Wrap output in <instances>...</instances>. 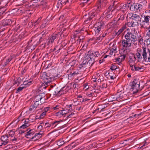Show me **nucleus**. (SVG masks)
I'll return each mask as SVG.
<instances>
[{
  "label": "nucleus",
  "instance_id": "f8f14e48",
  "mask_svg": "<svg viewBox=\"0 0 150 150\" xmlns=\"http://www.w3.org/2000/svg\"><path fill=\"white\" fill-rule=\"evenodd\" d=\"M12 22V21L11 19H5L1 21L0 24L3 26H7L11 25Z\"/></svg>",
  "mask_w": 150,
  "mask_h": 150
},
{
  "label": "nucleus",
  "instance_id": "0e129e2a",
  "mask_svg": "<svg viewBox=\"0 0 150 150\" xmlns=\"http://www.w3.org/2000/svg\"><path fill=\"white\" fill-rule=\"evenodd\" d=\"M148 31L147 32L146 35L150 37V25L148 28H147Z\"/></svg>",
  "mask_w": 150,
  "mask_h": 150
},
{
  "label": "nucleus",
  "instance_id": "a211bd4d",
  "mask_svg": "<svg viewBox=\"0 0 150 150\" xmlns=\"http://www.w3.org/2000/svg\"><path fill=\"white\" fill-rule=\"evenodd\" d=\"M35 40V37H32V40L28 42V45L27 46V47L28 48H30L31 50H34L36 46H34L33 45H34V42L33 44H32L31 42L32 41H34Z\"/></svg>",
  "mask_w": 150,
  "mask_h": 150
},
{
  "label": "nucleus",
  "instance_id": "9b49d317",
  "mask_svg": "<svg viewBox=\"0 0 150 150\" xmlns=\"http://www.w3.org/2000/svg\"><path fill=\"white\" fill-rule=\"evenodd\" d=\"M60 36V33H59L57 34H53L49 38V42L52 43L54 42V40L57 39Z\"/></svg>",
  "mask_w": 150,
  "mask_h": 150
},
{
  "label": "nucleus",
  "instance_id": "13d9d810",
  "mask_svg": "<svg viewBox=\"0 0 150 150\" xmlns=\"http://www.w3.org/2000/svg\"><path fill=\"white\" fill-rule=\"evenodd\" d=\"M46 113L45 112H43L41 113L40 115V119L43 118L46 115Z\"/></svg>",
  "mask_w": 150,
  "mask_h": 150
},
{
  "label": "nucleus",
  "instance_id": "412c9836",
  "mask_svg": "<svg viewBox=\"0 0 150 150\" xmlns=\"http://www.w3.org/2000/svg\"><path fill=\"white\" fill-rule=\"evenodd\" d=\"M26 134L25 135V137L28 138H31L32 139V136L34 134V132L33 129H27Z\"/></svg>",
  "mask_w": 150,
  "mask_h": 150
},
{
  "label": "nucleus",
  "instance_id": "72a5a7b5",
  "mask_svg": "<svg viewBox=\"0 0 150 150\" xmlns=\"http://www.w3.org/2000/svg\"><path fill=\"white\" fill-rule=\"evenodd\" d=\"M117 101H118L123 98V94L121 91L117 92L116 94Z\"/></svg>",
  "mask_w": 150,
  "mask_h": 150
},
{
  "label": "nucleus",
  "instance_id": "052dcab7",
  "mask_svg": "<svg viewBox=\"0 0 150 150\" xmlns=\"http://www.w3.org/2000/svg\"><path fill=\"white\" fill-rule=\"evenodd\" d=\"M34 103H32V104L35 106V107L36 108L39 105H40V103H38V102H34Z\"/></svg>",
  "mask_w": 150,
  "mask_h": 150
},
{
  "label": "nucleus",
  "instance_id": "49530a36",
  "mask_svg": "<svg viewBox=\"0 0 150 150\" xmlns=\"http://www.w3.org/2000/svg\"><path fill=\"white\" fill-rule=\"evenodd\" d=\"M123 21L118 19L115 23L116 25L117 26H118L121 25L123 23Z\"/></svg>",
  "mask_w": 150,
  "mask_h": 150
},
{
  "label": "nucleus",
  "instance_id": "473e14b6",
  "mask_svg": "<svg viewBox=\"0 0 150 150\" xmlns=\"http://www.w3.org/2000/svg\"><path fill=\"white\" fill-rule=\"evenodd\" d=\"M113 5H116L117 4V1H115L113 3ZM113 6H110L108 8L107 10L106 11H111L112 13H113L114 8L113 7Z\"/></svg>",
  "mask_w": 150,
  "mask_h": 150
},
{
  "label": "nucleus",
  "instance_id": "f257e3e1",
  "mask_svg": "<svg viewBox=\"0 0 150 150\" xmlns=\"http://www.w3.org/2000/svg\"><path fill=\"white\" fill-rule=\"evenodd\" d=\"M125 39L121 41L122 47L123 48H128L131 46L132 43L133 44L137 41V34L134 32H128L125 35Z\"/></svg>",
  "mask_w": 150,
  "mask_h": 150
},
{
  "label": "nucleus",
  "instance_id": "5701e85b",
  "mask_svg": "<svg viewBox=\"0 0 150 150\" xmlns=\"http://www.w3.org/2000/svg\"><path fill=\"white\" fill-rule=\"evenodd\" d=\"M61 90V89L58 88V87L55 88L52 91V93L54 95L59 96L62 94Z\"/></svg>",
  "mask_w": 150,
  "mask_h": 150
},
{
  "label": "nucleus",
  "instance_id": "69168bd1",
  "mask_svg": "<svg viewBox=\"0 0 150 150\" xmlns=\"http://www.w3.org/2000/svg\"><path fill=\"white\" fill-rule=\"evenodd\" d=\"M66 108H68L69 109H70L71 110H73V108H72V105L70 104V105H66Z\"/></svg>",
  "mask_w": 150,
  "mask_h": 150
},
{
  "label": "nucleus",
  "instance_id": "a19ab883",
  "mask_svg": "<svg viewBox=\"0 0 150 150\" xmlns=\"http://www.w3.org/2000/svg\"><path fill=\"white\" fill-rule=\"evenodd\" d=\"M13 59V57L12 56H10L9 58H8L6 62H4V66H6L8 63L12 60Z\"/></svg>",
  "mask_w": 150,
  "mask_h": 150
},
{
  "label": "nucleus",
  "instance_id": "09e8293b",
  "mask_svg": "<svg viewBox=\"0 0 150 150\" xmlns=\"http://www.w3.org/2000/svg\"><path fill=\"white\" fill-rule=\"evenodd\" d=\"M13 147V146L12 144H9L4 147V149L5 150H7Z\"/></svg>",
  "mask_w": 150,
  "mask_h": 150
},
{
  "label": "nucleus",
  "instance_id": "e433bc0d",
  "mask_svg": "<svg viewBox=\"0 0 150 150\" xmlns=\"http://www.w3.org/2000/svg\"><path fill=\"white\" fill-rule=\"evenodd\" d=\"M126 26L125 24L116 33V35L117 36L119 35L126 28Z\"/></svg>",
  "mask_w": 150,
  "mask_h": 150
},
{
  "label": "nucleus",
  "instance_id": "9d476101",
  "mask_svg": "<svg viewBox=\"0 0 150 150\" xmlns=\"http://www.w3.org/2000/svg\"><path fill=\"white\" fill-rule=\"evenodd\" d=\"M89 16L88 20H88L90 21L94 18H97L99 17V15L95 10H93L91 12H90L89 13Z\"/></svg>",
  "mask_w": 150,
  "mask_h": 150
},
{
  "label": "nucleus",
  "instance_id": "4d7b16f0",
  "mask_svg": "<svg viewBox=\"0 0 150 150\" xmlns=\"http://www.w3.org/2000/svg\"><path fill=\"white\" fill-rule=\"evenodd\" d=\"M89 0H81V2L80 5H82V6H83L85 3H87Z\"/></svg>",
  "mask_w": 150,
  "mask_h": 150
},
{
  "label": "nucleus",
  "instance_id": "6e6552de",
  "mask_svg": "<svg viewBox=\"0 0 150 150\" xmlns=\"http://www.w3.org/2000/svg\"><path fill=\"white\" fill-rule=\"evenodd\" d=\"M8 4L7 0H3L0 2V4L2 5L0 6V13L1 14H5V12L7 10L6 8Z\"/></svg>",
  "mask_w": 150,
  "mask_h": 150
},
{
  "label": "nucleus",
  "instance_id": "0eeeda50",
  "mask_svg": "<svg viewBox=\"0 0 150 150\" xmlns=\"http://www.w3.org/2000/svg\"><path fill=\"white\" fill-rule=\"evenodd\" d=\"M130 9L131 11H140L143 8V5L142 4L137 3L133 4L132 5L130 4Z\"/></svg>",
  "mask_w": 150,
  "mask_h": 150
},
{
  "label": "nucleus",
  "instance_id": "e2e57ef3",
  "mask_svg": "<svg viewBox=\"0 0 150 150\" xmlns=\"http://www.w3.org/2000/svg\"><path fill=\"white\" fill-rule=\"evenodd\" d=\"M82 31V29H81L80 30L78 29L77 30H76L75 33H74V36H75V35H76L78 33H79L81 32V31Z\"/></svg>",
  "mask_w": 150,
  "mask_h": 150
},
{
  "label": "nucleus",
  "instance_id": "1a4fd4ad",
  "mask_svg": "<svg viewBox=\"0 0 150 150\" xmlns=\"http://www.w3.org/2000/svg\"><path fill=\"white\" fill-rule=\"evenodd\" d=\"M99 21L97 23V27L95 28V32L98 33L102 29H103L105 27L104 21L101 20V17L99 19Z\"/></svg>",
  "mask_w": 150,
  "mask_h": 150
},
{
  "label": "nucleus",
  "instance_id": "ddd939ff",
  "mask_svg": "<svg viewBox=\"0 0 150 150\" xmlns=\"http://www.w3.org/2000/svg\"><path fill=\"white\" fill-rule=\"evenodd\" d=\"M136 60V57L135 54H132L129 56L128 62L130 66H133V65L134 64Z\"/></svg>",
  "mask_w": 150,
  "mask_h": 150
},
{
  "label": "nucleus",
  "instance_id": "774afa93",
  "mask_svg": "<svg viewBox=\"0 0 150 150\" xmlns=\"http://www.w3.org/2000/svg\"><path fill=\"white\" fill-rule=\"evenodd\" d=\"M47 33V32H46L45 31H43L41 33V35L42 37H44Z\"/></svg>",
  "mask_w": 150,
  "mask_h": 150
},
{
  "label": "nucleus",
  "instance_id": "c756f323",
  "mask_svg": "<svg viewBox=\"0 0 150 150\" xmlns=\"http://www.w3.org/2000/svg\"><path fill=\"white\" fill-rule=\"evenodd\" d=\"M89 60H88V61L86 62L88 66H92L95 62V59L89 57Z\"/></svg>",
  "mask_w": 150,
  "mask_h": 150
},
{
  "label": "nucleus",
  "instance_id": "338daca9",
  "mask_svg": "<svg viewBox=\"0 0 150 150\" xmlns=\"http://www.w3.org/2000/svg\"><path fill=\"white\" fill-rule=\"evenodd\" d=\"M61 4L63 5H64L66 4H67V0H60Z\"/></svg>",
  "mask_w": 150,
  "mask_h": 150
},
{
  "label": "nucleus",
  "instance_id": "f704fd0d",
  "mask_svg": "<svg viewBox=\"0 0 150 150\" xmlns=\"http://www.w3.org/2000/svg\"><path fill=\"white\" fill-rule=\"evenodd\" d=\"M33 80L30 79L23 82V86H29L32 83Z\"/></svg>",
  "mask_w": 150,
  "mask_h": 150
},
{
  "label": "nucleus",
  "instance_id": "a878e982",
  "mask_svg": "<svg viewBox=\"0 0 150 150\" xmlns=\"http://www.w3.org/2000/svg\"><path fill=\"white\" fill-rule=\"evenodd\" d=\"M140 21V25L141 26V28L145 29H147V26L148 25H149V23H147L146 22H145V21L144 20Z\"/></svg>",
  "mask_w": 150,
  "mask_h": 150
},
{
  "label": "nucleus",
  "instance_id": "7c9ffc66",
  "mask_svg": "<svg viewBox=\"0 0 150 150\" xmlns=\"http://www.w3.org/2000/svg\"><path fill=\"white\" fill-rule=\"evenodd\" d=\"M44 127L45 128H47V129L50 128L52 129L51 122H50L48 121H47L45 123V125H44Z\"/></svg>",
  "mask_w": 150,
  "mask_h": 150
},
{
  "label": "nucleus",
  "instance_id": "f03ea898",
  "mask_svg": "<svg viewBox=\"0 0 150 150\" xmlns=\"http://www.w3.org/2000/svg\"><path fill=\"white\" fill-rule=\"evenodd\" d=\"M60 77L59 74L54 75L50 73H47L45 72L41 73L40 76V79L47 85H48L50 82L54 80L57 79Z\"/></svg>",
  "mask_w": 150,
  "mask_h": 150
},
{
  "label": "nucleus",
  "instance_id": "7ed1b4c3",
  "mask_svg": "<svg viewBox=\"0 0 150 150\" xmlns=\"http://www.w3.org/2000/svg\"><path fill=\"white\" fill-rule=\"evenodd\" d=\"M140 82L138 79H134L132 83L131 88L130 90L132 91L133 94L137 93L139 91H141L143 88V87H140Z\"/></svg>",
  "mask_w": 150,
  "mask_h": 150
},
{
  "label": "nucleus",
  "instance_id": "603ef678",
  "mask_svg": "<svg viewBox=\"0 0 150 150\" xmlns=\"http://www.w3.org/2000/svg\"><path fill=\"white\" fill-rule=\"evenodd\" d=\"M126 57V55L125 54H123V55H120L118 57L121 59L122 60V61L125 60V58Z\"/></svg>",
  "mask_w": 150,
  "mask_h": 150
},
{
  "label": "nucleus",
  "instance_id": "393cba45",
  "mask_svg": "<svg viewBox=\"0 0 150 150\" xmlns=\"http://www.w3.org/2000/svg\"><path fill=\"white\" fill-rule=\"evenodd\" d=\"M127 26L131 27H135L137 26V22H134L133 21H131L130 22H128L127 23L125 24Z\"/></svg>",
  "mask_w": 150,
  "mask_h": 150
},
{
  "label": "nucleus",
  "instance_id": "20e7f679",
  "mask_svg": "<svg viewBox=\"0 0 150 150\" xmlns=\"http://www.w3.org/2000/svg\"><path fill=\"white\" fill-rule=\"evenodd\" d=\"M142 55L143 60L145 62H150V50L146 49L145 47H142Z\"/></svg>",
  "mask_w": 150,
  "mask_h": 150
},
{
  "label": "nucleus",
  "instance_id": "dca6fc26",
  "mask_svg": "<svg viewBox=\"0 0 150 150\" xmlns=\"http://www.w3.org/2000/svg\"><path fill=\"white\" fill-rule=\"evenodd\" d=\"M137 52L136 54V57L138 61H141L142 59V57L141 56L142 55V50L141 49L138 48L137 49Z\"/></svg>",
  "mask_w": 150,
  "mask_h": 150
},
{
  "label": "nucleus",
  "instance_id": "a18cd8bd",
  "mask_svg": "<svg viewBox=\"0 0 150 150\" xmlns=\"http://www.w3.org/2000/svg\"><path fill=\"white\" fill-rule=\"evenodd\" d=\"M110 101H113L115 100H117L116 96L115 95L111 96L109 98Z\"/></svg>",
  "mask_w": 150,
  "mask_h": 150
},
{
  "label": "nucleus",
  "instance_id": "f3484780",
  "mask_svg": "<svg viewBox=\"0 0 150 150\" xmlns=\"http://www.w3.org/2000/svg\"><path fill=\"white\" fill-rule=\"evenodd\" d=\"M44 39V37H40L39 38L37 37L36 38L35 37V40L34 41V46H36L38 45Z\"/></svg>",
  "mask_w": 150,
  "mask_h": 150
},
{
  "label": "nucleus",
  "instance_id": "680f3d73",
  "mask_svg": "<svg viewBox=\"0 0 150 150\" xmlns=\"http://www.w3.org/2000/svg\"><path fill=\"white\" fill-rule=\"evenodd\" d=\"M8 133L12 135V136H14L15 134V133L13 130H9L8 131Z\"/></svg>",
  "mask_w": 150,
  "mask_h": 150
},
{
  "label": "nucleus",
  "instance_id": "39448f33",
  "mask_svg": "<svg viewBox=\"0 0 150 150\" xmlns=\"http://www.w3.org/2000/svg\"><path fill=\"white\" fill-rule=\"evenodd\" d=\"M100 55V53L98 51L90 50L86 53L85 58L88 59L89 57H91L95 59L96 57H99Z\"/></svg>",
  "mask_w": 150,
  "mask_h": 150
},
{
  "label": "nucleus",
  "instance_id": "aec40b11",
  "mask_svg": "<svg viewBox=\"0 0 150 150\" xmlns=\"http://www.w3.org/2000/svg\"><path fill=\"white\" fill-rule=\"evenodd\" d=\"M113 13L111 11H105L103 13V15H105L106 19L108 20L111 18L113 16Z\"/></svg>",
  "mask_w": 150,
  "mask_h": 150
},
{
  "label": "nucleus",
  "instance_id": "6ab92c4d",
  "mask_svg": "<svg viewBox=\"0 0 150 150\" xmlns=\"http://www.w3.org/2000/svg\"><path fill=\"white\" fill-rule=\"evenodd\" d=\"M88 60V59H86V58H85L83 62H82L81 64L79 65V69L84 70L86 67H88L86 63Z\"/></svg>",
  "mask_w": 150,
  "mask_h": 150
},
{
  "label": "nucleus",
  "instance_id": "c9c22d12",
  "mask_svg": "<svg viewBox=\"0 0 150 150\" xmlns=\"http://www.w3.org/2000/svg\"><path fill=\"white\" fill-rule=\"evenodd\" d=\"M110 69L112 71H119V67L118 66H116L115 64H112L110 68Z\"/></svg>",
  "mask_w": 150,
  "mask_h": 150
},
{
  "label": "nucleus",
  "instance_id": "b1692460",
  "mask_svg": "<svg viewBox=\"0 0 150 150\" xmlns=\"http://www.w3.org/2000/svg\"><path fill=\"white\" fill-rule=\"evenodd\" d=\"M130 3L125 4L120 8V10L123 13H125L129 7H130Z\"/></svg>",
  "mask_w": 150,
  "mask_h": 150
},
{
  "label": "nucleus",
  "instance_id": "5fc2aeb1",
  "mask_svg": "<svg viewBox=\"0 0 150 150\" xmlns=\"http://www.w3.org/2000/svg\"><path fill=\"white\" fill-rule=\"evenodd\" d=\"M61 111H62V113L63 114V117H66V116L65 115H68L67 112L66 110H61Z\"/></svg>",
  "mask_w": 150,
  "mask_h": 150
},
{
  "label": "nucleus",
  "instance_id": "79ce46f5",
  "mask_svg": "<svg viewBox=\"0 0 150 150\" xmlns=\"http://www.w3.org/2000/svg\"><path fill=\"white\" fill-rule=\"evenodd\" d=\"M36 108L35 107V106L32 104L30 107L29 109V111L31 112H33L34 111L36 110Z\"/></svg>",
  "mask_w": 150,
  "mask_h": 150
},
{
  "label": "nucleus",
  "instance_id": "2eb2a0df",
  "mask_svg": "<svg viewBox=\"0 0 150 150\" xmlns=\"http://www.w3.org/2000/svg\"><path fill=\"white\" fill-rule=\"evenodd\" d=\"M131 69L132 71H139L140 72H142L144 70L143 67H141L137 66L134 64L133 66H130Z\"/></svg>",
  "mask_w": 150,
  "mask_h": 150
},
{
  "label": "nucleus",
  "instance_id": "58836bf2",
  "mask_svg": "<svg viewBox=\"0 0 150 150\" xmlns=\"http://www.w3.org/2000/svg\"><path fill=\"white\" fill-rule=\"evenodd\" d=\"M25 88V86H23V84H21V86L17 89L16 93H17L20 92L23 89Z\"/></svg>",
  "mask_w": 150,
  "mask_h": 150
},
{
  "label": "nucleus",
  "instance_id": "bb28decb",
  "mask_svg": "<svg viewBox=\"0 0 150 150\" xmlns=\"http://www.w3.org/2000/svg\"><path fill=\"white\" fill-rule=\"evenodd\" d=\"M63 121V120H60L58 121L55 120L53 122H51L52 128H54L56 127L60 123Z\"/></svg>",
  "mask_w": 150,
  "mask_h": 150
},
{
  "label": "nucleus",
  "instance_id": "8fccbe9b",
  "mask_svg": "<svg viewBox=\"0 0 150 150\" xmlns=\"http://www.w3.org/2000/svg\"><path fill=\"white\" fill-rule=\"evenodd\" d=\"M75 114L71 112V114H68L67 115H66V118L64 120H67L68 117L70 118L72 117H74Z\"/></svg>",
  "mask_w": 150,
  "mask_h": 150
},
{
  "label": "nucleus",
  "instance_id": "4be33fe9",
  "mask_svg": "<svg viewBox=\"0 0 150 150\" xmlns=\"http://www.w3.org/2000/svg\"><path fill=\"white\" fill-rule=\"evenodd\" d=\"M131 17L133 20L135 21L136 22H137V25H138V22L141 21L142 19L139 16L136 14L133 13L132 14Z\"/></svg>",
  "mask_w": 150,
  "mask_h": 150
},
{
  "label": "nucleus",
  "instance_id": "4c0bfd02",
  "mask_svg": "<svg viewBox=\"0 0 150 150\" xmlns=\"http://www.w3.org/2000/svg\"><path fill=\"white\" fill-rule=\"evenodd\" d=\"M144 21L145 22H147L149 23V21H150V14L149 15H144Z\"/></svg>",
  "mask_w": 150,
  "mask_h": 150
},
{
  "label": "nucleus",
  "instance_id": "bf43d9fd",
  "mask_svg": "<svg viewBox=\"0 0 150 150\" xmlns=\"http://www.w3.org/2000/svg\"><path fill=\"white\" fill-rule=\"evenodd\" d=\"M86 95L88 97H93L94 96V94L91 92L88 93H87Z\"/></svg>",
  "mask_w": 150,
  "mask_h": 150
},
{
  "label": "nucleus",
  "instance_id": "2f4dec72",
  "mask_svg": "<svg viewBox=\"0 0 150 150\" xmlns=\"http://www.w3.org/2000/svg\"><path fill=\"white\" fill-rule=\"evenodd\" d=\"M71 88L69 86H66L61 88V92H64L63 93H66L68 92L69 91Z\"/></svg>",
  "mask_w": 150,
  "mask_h": 150
},
{
  "label": "nucleus",
  "instance_id": "423d86ee",
  "mask_svg": "<svg viewBox=\"0 0 150 150\" xmlns=\"http://www.w3.org/2000/svg\"><path fill=\"white\" fill-rule=\"evenodd\" d=\"M1 141L3 142L1 143V145H6L8 143L10 142L11 141L14 142L17 140V138L14 137L13 139H11L8 137V136L7 135H5L2 136L1 138Z\"/></svg>",
  "mask_w": 150,
  "mask_h": 150
},
{
  "label": "nucleus",
  "instance_id": "cd10ccee",
  "mask_svg": "<svg viewBox=\"0 0 150 150\" xmlns=\"http://www.w3.org/2000/svg\"><path fill=\"white\" fill-rule=\"evenodd\" d=\"M42 99H44V98L42 97L41 95H38L35 97L34 98L33 102L40 103V101Z\"/></svg>",
  "mask_w": 150,
  "mask_h": 150
},
{
  "label": "nucleus",
  "instance_id": "de8ad7c7",
  "mask_svg": "<svg viewBox=\"0 0 150 150\" xmlns=\"http://www.w3.org/2000/svg\"><path fill=\"white\" fill-rule=\"evenodd\" d=\"M104 77L103 74H102L101 75H100L99 76L98 78L97 81L98 82H100L104 80Z\"/></svg>",
  "mask_w": 150,
  "mask_h": 150
},
{
  "label": "nucleus",
  "instance_id": "ea45409f",
  "mask_svg": "<svg viewBox=\"0 0 150 150\" xmlns=\"http://www.w3.org/2000/svg\"><path fill=\"white\" fill-rule=\"evenodd\" d=\"M117 50V48L116 46H115L113 45L112 47V48L111 49L110 52L109 53V54L110 55H112L113 53V52H115Z\"/></svg>",
  "mask_w": 150,
  "mask_h": 150
},
{
  "label": "nucleus",
  "instance_id": "c85d7f7f",
  "mask_svg": "<svg viewBox=\"0 0 150 150\" xmlns=\"http://www.w3.org/2000/svg\"><path fill=\"white\" fill-rule=\"evenodd\" d=\"M107 0H100V5L98 7V8H100L102 6V7L105 6L108 3V2L107 1Z\"/></svg>",
  "mask_w": 150,
  "mask_h": 150
},
{
  "label": "nucleus",
  "instance_id": "37998d69",
  "mask_svg": "<svg viewBox=\"0 0 150 150\" xmlns=\"http://www.w3.org/2000/svg\"><path fill=\"white\" fill-rule=\"evenodd\" d=\"M38 134H39L38 133L35 134L34 136L32 137V139H35L34 140H37L41 138L42 137L41 136V135H40V136H38Z\"/></svg>",
  "mask_w": 150,
  "mask_h": 150
},
{
  "label": "nucleus",
  "instance_id": "c03bdc74",
  "mask_svg": "<svg viewBox=\"0 0 150 150\" xmlns=\"http://www.w3.org/2000/svg\"><path fill=\"white\" fill-rule=\"evenodd\" d=\"M64 143L63 139H61L59 140L57 142V144L58 146H61Z\"/></svg>",
  "mask_w": 150,
  "mask_h": 150
},
{
  "label": "nucleus",
  "instance_id": "6e6d98bb",
  "mask_svg": "<svg viewBox=\"0 0 150 150\" xmlns=\"http://www.w3.org/2000/svg\"><path fill=\"white\" fill-rule=\"evenodd\" d=\"M100 110V107H97V108L95 109V110L93 112V114H94L96 113H97L98 112H100V110Z\"/></svg>",
  "mask_w": 150,
  "mask_h": 150
},
{
  "label": "nucleus",
  "instance_id": "864d4df0",
  "mask_svg": "<svg viewBox=\"0 0 150 150\" xmlns=\"http://www.w3.org/2000/svg\"><path fill=\"white\" fill-rule=\"evenodd\" d=\"M56 114V115L57 116H59L60 117L63 116V114L61 110L57 112Z\"/></svg>",
  "mask_w": 150,
  "mask_h": 150
},
{
  "label": "nucleus",
  "instance_id": "4468645a",
  "mask_svg": "<svg viewBox=\"0 0 150 150\" xmlns=\"http://www.w3.org/2000/svg\"><path fill=\"white\" fill-rule=\"evenodd\" d=\"M30 118H29L25 119L24 122V124L20 126V128L24 129L29 126L30 123Z\"/></svg>",
  "mask_w": 150,
  "mask_h": 150
},
{
  "label": "nucleus",
  "instance_id": "3c124183",
  "mask_svg": "<svg viewBox=\"0 0 150 150\" xmlns=\"http://www.w3.org/2000/svg\"><path fill=\"white\" fill-rule=\"evenodd\" d=\"M63 5H62V4L61 3L60 1V0H58V2L57 4V7L58 8H61L63 6Z\"/></svg>",
  "mask_w": 150,
  "mask_h": 150
}]
</instances>
